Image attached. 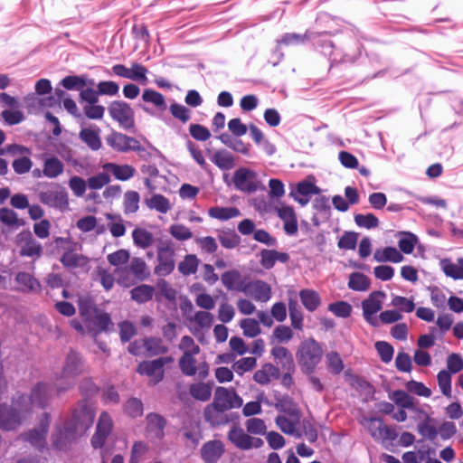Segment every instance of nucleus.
Instances as JSON below:
<instances>
[{"label":"nucleus","mask_w":463,"mask_h":463,"mask_svg":"<svg viewBox=\"0 0 463 463\" xmlns=\"http://www.w3.org/2000/svg\"><path fill=\"white\" fill-rule=\"evenodd\" d=\"M306 42H311L317 51L328 58L330 69L337 64H352L361 55L362 45L356 39L349 36L335 42L330 39L328 32L287 33L278 41L284 45H298Z\"/></svg>","instance_id":"nucleus-1"},{"label":"nucleus","mask_w":463,"mask_h":463,"mask_svg":"<svg viewBox=\"0 0 463 463\" xmlns=\"http://www.w3.org/2000/svg\"><path fill=\"white\" fill-rule=\"evenodd\" d=\"M28 398L21 394L13 400L11 406L0 404V428L12 430L18 428L30 413Z\"/></svg>","instance_id":"nucleus-2"},{"label":"nucleus","mask_w":463,"mask_h":463,"mask_svg":"<svg viewBox=\"0 0 463 463\" xmlns=\"http://www.w3.org/2000/svg\"><path fill=\"white\" fill-rule=\"evenodd\" d=\"M118 283L124 288H130L137 281H144L150 277V269L146 261L139 257H133L129 264L115 270Z\"/></svg>","instance_id":"nucleus-3"},{"label":"nucleus","mask_w":463,"mask_h":463,"mask_svg":"<svg viewBox=\"0 0 463 463\" xmlns=\"http://www.w3.org/2000/svg\"><path fill=\"white\" fill-rule=\"evenodd\" d=\"M323 350L320 345L313 338L302 341L296 353L299 366L305 373L311 374L320 363Z\"/></svg>","instance_id":"nucleus-4"},{"label":"nucleus","mask_w":463,"mask_h":463,"mask_svg":"<svg viewBox=\"0 0 463 463\" xmlns=\"http://www.w3.org/2000/svg\"><path fill=\"white\" fill-rule=\"evenodd\" d=\"M362 424L377 442L385 443L393 441L398 438L399 433L396 428L388 426L381 418H365Z\"/></svg>","instance_id":"nucleus-5"},{"label":"nucleus","mask_w":463,"mask_h":463,"mask_svg":"<svg viewBox=\"0 0 463 463\" xmlns=\"http://www.w3.org/2000/svg\"><path fill=\"white\" fill-rule=\"evenodd\" d=\"M156 253L158 263L154 269V273L159 277H165L171 274L175 266V251L172 242L169 241H162L157 246Z\"/></svg>","instance_id":"nucleus-6"},{"label":"nucleus","mask_w":463,"mask_h":463,"mask_svg":"<svg viewBox=\"0 0 463 463\" xmlns=\"http://www.w3.org/2000/svg\"><path fill=\"white\" fill-rule=\"evenodd\" d=\"M93 420V410L87 404L86 401H81L74 410L72 419L68 425L71 426L75 434L80 436L91 427Z\"/></svg>","instance_id":"nucleus-7"},{"label":"nucleus","mask_w":463,"mask_h":463,"mask_svg":"<svg viewBox=\"0 0 463 463\" xmlns=\"http://www.w3.org/2000/svg\"><path fill=\"white\" fill-rule=\"evenodd\" d=\"M78 103L79 109L82 110V116H104L106 109L99 103V96L95 86H90L79 93Z\"/></svg>","instance_id":"nucleus-8"},{"label":"nucleus","mask_w":463,"mask_h":463,"mask_svg":"<svg viewBox=\"0 0 463 463\" xmlns=\"http://www.w3.org/2000/svg\"><path fill=\"white\" fill-rule=\"evenodd\" d=\"M47 101L51 109H63L71 116H80L77 101L59 84L54 89V93L47 96Z\"/></svg>","instance_id":"nucleus-9"},{"label":"nucleus","mask_w":463,"mask_h":463,"mask_svg":"<svg viewBox=\"0 0 463 463\" xmlns=\"http://www.w3.org/2000/svg\"><path fill=\"white\" fill-rule=\"evenodd\" d=\"M282 411L287 412L288 417L279 415L275 420L277 426L285 434L300 438L302 436V432L296 429V426L299 423L301 417L299 410L295 405L290 404L288 407L282 405Z\"/></svg>","instance_id":"nucleus-10"},{"label":"nucleus","mask_w":463,"mask_h":463,"mask_svg":"<svg viewBox=\"0 0 463 463\" xmlns=\"http://www.w3.org/2000/svg\"><path fill=\"white\" fill-rule=\"evenodd\" d=\"M41 203L50 206L65 210L69 205L68 194L64 188L55 184L45 191L38 194Z\"/></svg>","instance_id":"nucleus-11"},{"label":"nucleus","mask_w":463,"mask_h":463,"mask_svg":"<svg viewBox=\"0 0 463 463\" xmlns=\"http://www.w3.org/2000/svg\"><path fill=\"white\" fill-rule=\"evenodd\" d=\"M242 403V399L233 389L220 386L215 389L213 400L211 404L227 411L233 408L241 407Z\"/></svg>","instance_id":"nucleus-12"},{"label":"nucleus","mask_w":463,"mask_h":463,"mask_svg":"<svg viewBox=\"0 0 463 463\" xmlns=\"http://www.w3.org/2000/svg\"><path fill=\"white\" fill-rule=\"evenodd\" d=\"M106 142L114 150L118 152L137 151L141 156L146 152V149L140 146L139 142L136 138L128 137L121 133H110L106 137Z\"/></svg>","instance_id":"nucleus-13"},{"label":"nucleus","mask_w":463,"mask_h":463,"mask_svg":"<svg viewBox=\"0 0 463 463\" xmlns=\"http://www.w3.org/2000/svg\"><path fill=\"white\" fill-rule=\"evenodd\" d=\"M16 242L20 246V255L39 259L43 252L42 244L37 241L30 231H23L16 236Z\"/></svg>","instance_id":"nucleus-14"},{"label":"nucleus","mask_w":463,"mask_h":463,"mask_svg":"<svg viewBox=\"0 0 463 463\" xmlns=\"http://www.w3.org/2000/svg\"><path fill=\"white\" fill-rule=\"evenodd\" d=\"M173 362L172 357H160L152 361H144L138 364L137 372L149 376L154 383L160 382L164 377V366Z\"/></svg>","instance_id":"nucleus-15"},{"label":"nucleus","mask_w":463,"mask_h":463,"mask_svg":"<svg viewBox=\"0 0 463 463\" xmlns=\"http://www.w3.org/2000/svg\"><path fill=\"white\" fill-rule=\"evenodd\" d=\"M232 180L234 186L241 192L253 193L258 190L256 173L250 169L239 168L235 171Z\"/></svg>","instance_id":"nucleus-16"},{"label":"nucleus","mask_w":463,"mask_h":463,"mask_svg":"<svg viewBox=\"0 0 463 463\" xmlns=\"http://www.w3.org/2000/svg\"><path fill=\"white\" fill-rule=\"evenodd\" d=\"M95 85V80L89 77V75L87 74L67 75L64 78H62L59 82V86H61L64 90L70 91H79V93L90 88V86Z\"/></svg>","instance_id":"nucleus-17"},{"label":"nucleus","mask_w":463,"mask_h":463,"mask_svg":"<svg viewBox=\"0 0 463 463\" xmlns=\"http://www.w3.org/2000/svg\"><path fill=\"white\" fill-rule=\"evenodd\" d=\"M50 421V415L44 413L43 420H42L39 427L22 434V439L30 442L37 449L44 448L46 444L45 436L49 429Z\"/></svg>","instance_id":"nucleus-18"},{"label":"nucleus","mask_w":463,"mask_h":463,"mask_svg":"<svg viewBox=\"0 0 463 463\" xmlns=\"http://www.w3.org/2000/svg\"><path fill=\"white\" fill-rule=\"evenodd\" d=\"M23 106L27 109L29 114H41L43 116H53L51 112L45 111L51 109L47 97H43L34 92L27 94L23 99Z\"/></svg>","instance_id":"nucleus-19"},{"label":"nucleus","mask_w":463,"mask_h":463,"mask_svg":"<svg viewBox=\"0 0 463 463\" xmlns=\"http://www.w3.org/2000/svg\"><path fill=\"white\" fill-rule=\"evenodd\" d=\"M52 395V387L46 383H38L31 392L30 396H26L28 398L27 404L30 407V410L33 406H36L39 408H44L50 401Z\"/></svg>","instance_id":"nucleus-20"},{"label":"nucleus","mask_w":463,"mask_h":463,"mask_svg":"<svg viewBox=\"0 0 463 463\" xmlns=\"http://www.w3.org/2000/svg\"><path fill=\"white\" fill-rule=\"evenodd\" d=\"M112 430V420L107 412H102L99 416L96 433L91 439V444L94 448H101Z\"/></svg>","instance_id":"nucleus-21"},{"label":"nucleus","mask_w":463,"mask_h":463,"mask_svg":"<svg viewBox=\"0 0 463 463\" xmlns=\"http://www.w3.org/2000/svg\"><path fill=\"white\" fill-rule=\"evenodd\" d=\"M86 327L93 338L102 331H108L109 326L112 325L109 315L100 310L93 315L92 318L85 320Z\"/></svg>","instance_id":"nucleus-22"},{"label":"nucleus","mask_w":463,"mask_h":463,"mask_svg":"<svg viewBox=\"0 0 463 463\" xmlns=\"http://www.w3.org/2000/svg\"><path fill=\"white\" fill-rule=\"evenodd\" d=\"M224 453V445L221 440H210L201 448V457L205 463H216Z\"/></svg>","instance_id":"nucleus-23"},{"label":"nucleus","mask_w":463,"mask_h":463,"mask_svg":"<svg viewBox=\"0 0 463 463\" xmlns=\"http://www.w3.org/2000/svg\"><path fill=\"white\" fill-rule=\"evenodd\" d=\"M204 420L212 427H219L230 422L231 417L227 411L219 409L212 404L205 406L203 410Z\"/></svg>","instance_id":"nucleus-24"},{"label":"nucleus","mask_w":463,"mask_h":463,"mask_svg":"<svg viewBox=\"0 0 463 463\" xmlns=\"http://www.w3.org/2000/svg\"><path fill=\"white\" fill-rule=\"evenodd\" d=\"M221 280L228 290L247 291V282L243 279L241 272L236 269L224 272L221 277Z\"/></svg>","instance_id":"nucleus-25"},{"label":"nucleus","mask_w":463,"mask_h":463,"mask_svg":"<svg viewBox=\"0 0 463 463\" xmlns=\"http://www.w3.org/2000/svg\"><path fill=\"white\" fill-rule=\"evenodd\" d=\"M247 293L257 301L267 302L271 298V288L262 280L247 283Z\"/></svg>","instance_id":"nucleus-26"},{"label":"nucleus","mask_w":463,"mask_h":463,"mask_svg":"<svg viewBox=\"0 0 463 463\" xmlns=\"http://www.w3.org/2000/svg\"><path fill=\"white\" fill-rule=\"evenodd\" d=\"M82 372V362L80 355L71 351L66 357L65 364L62 367L61 378H73Z\"/></svg>","instance_id":"nucleus-27"},{"label":"nucleus","mask_w":463,"mask_h":463,"mask_svg":"<svg viewBox=\"0 0 463 463\" xmlns=\"http://www.w3.org/2000/svg\"><path fill=\"white\" fill-rule=\"evenodd\" d=\"M279 217L284 222V230L289 234L293 235L298 232V220L293 207L281 206L276 208Z\"/></svg>","instance_id":"nucleus-28"},{"label":"nucleus","mask_w":463,"mask_h":463,"mask_svg":"<svg viewBox=\"0 0 463 463\" xmlns=\"http://www.w3.org/2000/svg\"><path fill=\"white\" fill-rule=\"evenodd\" d=\"M144 356L152 357L156 355L165 354L167 353L168 348L163 344L161 338L158 337H146L143 339Z\"/></svg>","instance_id":"nucleus-29"},{"label":"nucleus","mask_w":463,"mask_h":463,"mask_svg":"<svg viewBox=\"0 0 463 463\" xmlns=\"http://www.w3.org/2000/svg\"><path fill=\"white\" fill-rule=\"evenodd\" d=\"M23 292H39L41 284L33 275L27 272H18L14 279Z\"/></svg>","instance_id":"nucleus-30"},{"label":"nucleus","mask_w":463,"mask_h":463,"mask_svg":"<svg viewBox=\"0 0 463 463\" xmlns=\"http://www.w3.org/2000/svg\"><path fill=\"white\" fill-rule=\"evenodd\" d=\"M104 171L111 173L117 179L127 181L135 175L136 170L129 165H117L107 163L102 166Z\"/></svg>","instance_id":"nucleus-31"},{"label":"nucleus","mask_w":463,"mask_h":463,"mask_svg":"<svg viewBox=\"0 0 463 463\" xmlns=\"http://www.w3.org/2000/svg\"><path fill=\"white\" fill-rule=\"evenodd\" d=\"M271 354L280 364L284 371L293 372L295 370L293 356L286 347L275 346L271 350Z\"/></svg>","instance_id":"nucleus-32"},{"label":"nucleus","mask_w":463,"mask_h":463,"mask_svg":"<svg viewBox=\"0 0 463 463\" xmlns=\"http://www.w3.org/2000/svg\"><path fill=\"white\" fill-rule=\"evenodd\" d=\"M228 439L240 449H250V436L245 433L241 427L233 426L228 432Z\"/></svg>","instance_id":"nucleus-33"},{"label":"nucleus","mask_w":463,"mask_h":463,"mask_svg":"<svg viewBox=\"0 0 463 463\" xmlns=\"http://www.w3.org/2000/svg\"><path fill=\"white\" fill-rule=\"evenodd\" d=\"M385 293L383 291H373L369 297L362 302L363 312L368 314H376L383 307V300Z\"/></svg>","instance_id":"nucleus-34"},{"label":"nucleus","mask_w":463,"mask_h":463,"mask_svg":"<svg viewBox=\"0 0 463 463\" xmlns=\"http://www.w3.org/2000/svg\"><path fill=\"white\" fill-rule=\"evenodd\" d=\"M439 264L447 277L453 279H463V258L458 259L457 263H453L449 259H443Z\"/></svg>","instance_id":"nucleus-35"},{"label":"nucleus","mask_w":463,"mask_h":463,"mask_svg":"<svg viewBox=\"0 0 463 463\" xmlns=\"http://www.w3.org/2000/svg\"><path fill=\"white\" fill-rule=\"evenodd\" d=\"M130 298L138 303L145 304L150 301L155 294V288L150 285L141 284L130 290Z\"/></svg>","instance_id":"nucleus-36"},{"label":"nucleus","mask_w":463,"mask_h":463,"mask_svg":"<svg viewBox=\"0 0 463 463\" xmlns=\"http://www.w3.org/2000/svg\"><path fill=\"white\" fill-rule=\"evenodd\" d=\"M213 383H197L190 385V394L198 401L206 402L211 398Z\"/></svg>","instance_id":"nucleus-37"},{"label":"nucleus","mask_w":463,"mask_h":463,"mask_svg":"<svg viewBox=\"0 0 463 463\" xmlns=\"http://www.w3.org/2000/svg\"><path fill=\"white\" fill-rule=\"evenodd\" d=\"M64 170L63 163L55 156L45 159L43 173L48 178H55L61 175Z\"/></svg>","instance_id":"nucleus-38"},{"label":"nucleus","mask_w":463,"mask_h":463,"mask_svg":"<svg viewBox=\"0 0 463 463\" xmlns=\"http://www.w3.org/2000/svg\"><path fill=\"white\" fill-rule=\"evenodd\" d=\"M420 418L423 419V421H421L418 425L419 432L427 439L433 440L438 436V430L434 425L430 424V421L432 420L428 413L422 410L419 411Z\"/></svg>","instance_id":"nucleus-39"},{"label":"nucleus","mask_w":463,"mask_h":463,"mask_svg":"<svg viewBox=\"0 0 463 463\" xmlns=\"http://www.w3.org/2000/svg\"><path fill=\"white\" fill-rule=\"evenodd\" d=\"M392 400L402 409H408L418 412L420 411V409L416 407L417 401L404 391H394L392 394Z\"/></svg>","instance_id":"nucleus-40"},{"label":"nucleus","mask_w":463,"mask_h":463,"mask_svg":"<svg viewBox=\"0 0 463 463\" xmlns=\"http://www.w3.org/2000/svg\"><path fill=\"white\" fill-rule=\"evenodd\" d=\"M80 315L84 320L92 318L99 309L97 307L93 298L90 296L80 297L78 300Z\"/></svg>","instance_id":"nucleus-41"},{"label":"nucleus","mask_w":463,"mask_h":463,"mask_svg":"<svg viewBox=\"0 0 463 463\" xmlns=\"http://www.w3.org/2000/svg\"><path fill=\"white\" fill-rule=\"evenodd\" d=\"M146 205L161 213H166L171 209L170 201L162 194H156L145 199Z\"/></svg>","instance_id":"nucleus-42"},{"label":"nucleus","mask_w":463,"mask_h":463,"mask_svg":"<svg viewBox=\"0 0 463 463\" xmlns=\"http://www.w3.org/2000/svg\"><path fill=\"white\" fill-rule=\"evenodd\" d=\"M374 259L379 262L391 261L399 263L402 261V254L393 247H386L383 250H377L374 252Z\"/></svg>","instance_id":"nucleus-43"},{"label":"nucleus","mask_w":463,"mask_h":463,"mask_svg":"<svg viewBox=\"0 0 463 463\" xmlns=\"http://www.w3.org/2000/svg\"><path fill=\"white\" fill-rule=\"evenodd\" d=\"M201 260L195 254H188L178 264V271L184 276L195 274Z\"/></svg>","instance_id":"nucleus-44"},{"label":"nucleus","mask_w":463,"mask_h":463,"mask_svg":"<svg viewBox=\"0 0 463 463\" xmlns=\"http://www.w3.org/2000/svg\"><path fill=\"white\" fill-rule=\"evenodd\" d=\"M299 297L304 307L309 311H315L321 303L320 297L315 290L302 289Z\"/></svg>","instance_id":"nucleus-45"},{"label":"nucleus","mask_w":463,"mask_h":463,"mask_svg":"<svg viewBox=\"0 0 463 463\" xmlns=\"http://www.w3.org/2000/svg\"><path fill=\"white\" fill-rule=\"evenodd\" d=\"M132 237L134 243L141 249H147L154 242L152 233L143 228H136L132 232Z\"/></svg>","instance_id":"nucleus-46"},{"label":"nucleus","mask_w":463,"mask_h":463,"mask_svg":"<svg viewBox=\"0 0 463 463\" xmlns=\"http://www.w3.org/2000/svg\"><path fill=\"white\" fill-rule=\"evenodd\" d=\"M196 354L184 353L179 359V367L182 373L187 376H193L197 372V363L194 358Z\"/></svg>","instance_id":"nucleus-47"},{"label":"nucleus","mask_w":463,"mask_h":463,"mask_svg":"<svg viewBox=\"0 0 463 463\" xmlns=\"http://www.w3.org/2000/svg\"><path fill=\"white\" fill-rule=\"evenodd\" d=\"M140 195L136 191H128L124 194L123 206L126 214L135 213L139 209Z\"/></svg>","instance_id":"nucleus-48"},{"label":"nucleus","mask_w":463,"mask_h":463,"mask_svg":"<svg viewBox=\"0 0 463 463\" xmlns=\"http://www.w3.org/2000/svg\"><path fill=\"white\" fill-rule=\"evenodd\" d=\"M142 99L145 102L152 103L162 112L166 109V103L164 96L154 90H145L142 94Z\"/></svg>","instance_id":"nucleus-49"},{"label":"nucleus","mask_w":463,"mask_h":463,"mask_svg":"<svg viewBox=\"0 0 463 463\" xmlns=\"http://www.w3.org/2000/svg\"><path fill=\"white\" fill-rule=\"evenodd\" d=\"M348 287L353 290L364 291L370 287V279L363 273L354 272L350 275Z\"/></svg>","instance_id":"nucleus-50"},{"label":"nucleus","mask_w":463,"mask_h":463,"mask_svg":"<svg viewBox=\"0 0 463 463\" xmlns=\"http://www.w3.org/2000/svg\"><path fill=\"white\" fill-rule=\"evenodd\" d=\"M147 428L150 431L155 432L157 438H162L164 435L163 430L165 426V419L155 413H150L146 416Z\"/></svg>","instance_id":"nucleus-51"},{"label":"nucleus","mask_w":463,"mask_h":463,"mask_svg":"<svg viewBox=\"0 0 463 463\" xmlns=\"http://www.w3.org/2000/svg\"><path fill=\"white\" fill-rule=\"evenodd\" d=\"M241 214L240 210L235 207H212L209 209V215L220 220H229Z\"/></svg>","instance_id":"nucleus-52"},{"label":"nucleus","mask_w":463,"mask_h":463,"mask_svg":"<svg viewBox=\"0 0 463 463\" xmlns=\"http://www.w3.org/2000/svg\"><path fill=\"white\" fill-rule=\"evenodd\" d=\"M75 436L78 435L75 434L71 426L67 424L64 431L59 430L52 435V443L56 448L62 449Z\"/></svg>","instance_id":"nucleus-53"},{"label":"nucleus","mask_w":463,"mask_h":463,"mask_svg":"<svg viewBox=\"0 0 463 463\" xmlns=\"http://www.w3.org/2000/svg\"><path fill=\"white\" fill-rule=\"evenodd\" d=\"M213 162L221 169L229 170L233 167V156L226 150L215 152L213 156Z\"/></svg>","instance_id":"nucleus-54"},{"label":"nucleus","mask_w":463,"mask_h":463,"mask_svg":"<svg viewBox=\"0 0 463 463\" xmlns=\"http://www.w3.org/2000/svg\"><path fill=\"white\" fill-rule=\"evenodd\" d=\"M243 335L247 337H256L261 333L259 322L253 318H244L240 322Z\"/></svg>","instance_id":"nucleus-55"},{"label":"nucleus","mask_w":463,"mask_h":463,"mask_svg":"<svg viewBox=\"0 0 463 463\" xmlns=\"http://www.w3.org/2000/svg\"><path fill=\"white\" fill-rule=\"evenodd\" d=\"M110 182V176L109 172L103 171L97 175L90 176L87 180V184L90 189L98 190L101 189Z\"/></svg>","instance_id":"nucleus-56"},{"label":"nucleus","mask_w":463,"mask_h":463,"mask_svg":"<svg viewBox=\"0 0 463 463\" xmlns=\"http://www.w3.org/2000/svg\"><path fill=\"white\" fill-rule=\"evenodd\" d=\"M97 89L96 92L99 96L100 95H108V96H115L119 91V86L117 82L112 80H103L99 81L95 85Z\"/></svg>","instance_id":"nucleus-57"},{"label":"nucleus","mask_w":463,"mask_h":463,"mask_svg":"<svg viewBox=\"0 0 463 463\" xmlns=\"http://www.w3.org/2000/svg\"><path fill=\"white\" fill-rule=\"evenodd\" d=\"M109 116H133L134 111L125 101H113L109 107Z\"/></svg>","instance_id":"nucleus-58"},{"label":"nucleus","mask_w":463,"mask_h":463,"mask_svg":"<svg viewBox=\"0 0 463 463\" xmlns=\"http://www.w3.org/2000/svg\"><path fill=\"white\" fill-rule=\"evenodd\" d=\"M438 383L443 395L448 398L451 397V373L448 371L442 370L438 375Z\"/></svg>","instance_id":"nucleus-59"},{"label":"nucleus","mask_w":463,"mask_h":463,"mask_svg":"<svg viewBox=\"0 0 463 463\" xmlns=\"http://www.w3.org/2000/svg\"><path fill=\"white\" fill-rule=\"evenodd\" d=\"M327 368L333 373L338 374L344 369L343 361L336 352H329L326 355Z\"/></svg>","instance_id":"nucleus-60"},{"label":"nucleus","mask_w":463,"mask_h":463,"mask_svg":"<svg viewBox=\"0 0 463 463\" xmlns=\"http://www.w3.org/2000/svg\"><path fill=\"white\" fill-rule=\"evenodd\" d=\"M288 309L292 326L297 329H301L303 316L299 310L297 301L290 299L288 303Z\"/></svg>","instance_id":"nucleus-61"},{"label":"nucleus","mask_w":463,"mask_h":463,"mask_svg":"<svg viewBox=\"0 0 463 463\" xmlns=\"http://www.w3.org/2000/svg\"><path fill=\"white\" fill-rule=\"evenodd\" d=\"M257 364L255 357H244L232 364V369L239 374H243L245 372L252 370Z\"/></svg>","instance_id":"nucleus-62"},{"label":"nucleus","mask_w":463,"mask_h":463,"mask_svg":"<svg viewBox=\"0 0 463 463\" xmlns=\"http://www.w3.org/2000/svg\"><path fill=\"white\" fill-rule=\"evenodd\" d=\"M355 223L366 229L375 228L379 225L378 218L373 213L354 215Z\"/></svg>","instance_id":"nucleus-63"},{"label":"nucleus","mask_w":463,"mask_h":463,"mask_svg":"<svg viewBox=\"0 0 463 463\" xmlns=\"http://www.w3.org/2000/svg\"><path fill=\"white\" fill-rule=\"evenodd\" d=\"M108 261L113 266L127 264L130 260L129 251L124 249L118 250L107 256Z\"/></svg>","instance_id":"nucleus-64"}]
</instances>
